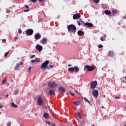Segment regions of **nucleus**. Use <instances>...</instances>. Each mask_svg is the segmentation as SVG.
Instances as JSON below:
<instances>
[{"instance_id": "obj_1", "label": "nucleus", "mask_w": 126, "mask_h": 126, "mask_svg": "<svg viewBox=\"0 0 126 126\" xmlns=\"http://www.w3.org/2000/svg\"><path fill=\"white\" fill-rule=\"evenodd\" d=\"M96 68L95 65L90 66L89 65H86L84 67L85 71H92Z\"/></svg>"}, {"instance_id": "obj_2", "label": "nucleus", "mask_w": 126, "mask_h": 126, "mask_svg": "<svg viewBox=\"0 0 126 126\" xmlns=\"http://www.w3.org/2000/svg\"><path fill=\"white\" fill-rule=\"evenodd\" d=\"M68 31L72 33H75L76 32V27L74 26V25L71 24L67 26Z\"/></svg>"}, {"instance_id": "obj_3", "label": "nucleus", "mask_w": 126, "mask_h": 126, "mask_svg": "<svg viewBox=\"0 0 126 126\" xmlns=\"http://www.w3.org/2000/svg\"><path fill=\"white\" fill-rule=\"evenodd\" d=\"M50 63V61L49 60H46L44 63H43L41 66V68L43 69V71H45V68H47V67L48 66V64Z\"/></svg>"}, {"instance_id": "obj_4", "label": "nucleus", "mask_w": 126, "mask_h": 126, "mask_svg": "<svg viewBox=\"0 0 126 126\" xmlns=\"http://www.w3.org/2000/svg\"><path fill=\"white\" fill-rule=\"evenodd\" d=\"M92 94L94 98H98L99 96V92L97 90H94L92 92Z\"/></svg>"}, {"instance_id": "obj_5", "label": "nucleus", "mask_w": 126, "mask_h": 126, "mask_svg": "<svg viewBox=\"0 0 126 126\" xmlns=\"http://www.w3.org/2000/svg\"><path fill=\"white\" fill-rule=\"evenodd\" d=\"M48 86L49 87H50V88H54L55 87H57V86H58V84L55 82H50L48 83Z\"/></svg>"}, {"instance_id": "obj_6", "label": "nucleus", "mask_w": 126, "mask_h": 126, "mask_svg": "<svg viewBox=\"0 0 126 126\" xmlns=\"http://www.w3.org/2000/svg\"><path fill=\"white\" fill-rule=\"evenodd\" d=\"M34 33V31L32 29H29L26 31V34L28 36H31Z\"/></svg>"}, {"instance_id": "obj_7", "label": "nucleus", "mask_w": 126, "mask_h": 126, "mask_svg": "<svg viewBox=\"0 0 126 126\" xmlns=\"http://www.w3.org/2000/svg\"><path fill=\"white\" fill-rule=\"evenodd\" d=\"M91 89H94L97 86V81H92L90 83Z\"/></svg>"}, {"instance_id": "obj_8", "label": "nucleus", "mask_w": 126, "mask_h": 126, "mask_svg": "<svg viewBox=\"0 0 126 126\" xmlns=\"http://www.w3.org/2000/svg\"><path fill=\"white\" fill-rule=\"evenodd\" d=\"M43 99L41 97H38L37 98V106H43Z\"/></svg>"}, {"instance_id": "obj_9", "label": "nucleus", "mask_w": 126, "mask_h": 126, "mask_svg": "<svg viewBox=\"0 0 126 126\" xmlns=\"http://www.w3.org/2000/svg\"><path fill=\"white\" fill-rule=\"evenodd\" d=\"M36 50L38 51V52H41L43 50V46L40 45V44H37L35 46Z\"/></svg>"}, {"instance_id": "obj_10", "label": "nucleus", "mask_w": 126, "mask_h": 126, "mask_svg": "<svg viewBox=\"0 0 126 126\" xmlns=\"http://www.w3.org/2000/svg\"><path fill=\"white\" fill-rule=\"evenodd\" d=\"M81 16L80 15V14H79V13L75 14L73 15V19H74L75 20L79 19V18H80Z\"/></svg>"}, {"instance_id": "obj_11", "label": "nucleus", "mask_w": 126, "mask_h": 126, "mask_svg": "<svg viewBox=\"0 0 126 126\" xmlns=\"http://www.w3.org/2000/svg\"><path fill=\"white\" fill-rule=\"evenodd\" d=\"M48 42V38L44 37L41 40H40V43H41L43 45H45Z\"/></svg>"}, {"instance_id": "obj_12", "label": "nucleus", "mask_w": 126, "mask_h": 126, "mask_svg": "<svg viewBox=\"0 0 126 126\" xmlns=\"http://www.w3.org/2000/svg\"><path fill=\"white\" fill-rule=\"evenodd\" d=\"M41 34L39 33H37L34 35V39L35 40H39V39H41Z\"/></svg>"}, {"instance_id": "obj_13", "label": "nucleus", "mask_w": 126, "mask_h": 126, "mask_svg": "<svg viewBox=\"0 0 126 126\" xmlns=\"http://www.w3.org/2000/svg\"><path fill=\"white\" fill-rule=\"evenodd\" d=\"M82 24H84V25H85V26H88V27H93V24L91 23L87 22L85 23L84 22H82Z\"/></svg>"}, {"instance_id": "obj_14", "label": "nucleus", "mask_w": 126, "mask_h": 126, "mask_svg": "<svg viewBox=\"0 0 126 126\" xmlns=\"http://www.w3.org/2000/svg\"><path fill=\"white\" fill-rule=\"evenodd\" d=\"M108 56H109V57H111V58H113V57H115V53L113 51H109L108 53Z\"/></svg>"}, {"instance_id": "obj_15", "label": "nucleus", "mask_w": 126, "mask_h": 126, "mask_svg": "<svg viewBox=\"0 0 126 126\" xmlns=\"http://www.w3.org/2000/svg\"><path fill=\"white\" fill-rule=\"evenodd\" d=\"M20 65H23V63H18L17 64L15 67L16 70H17V69H18V68L19 67Z\"/></svg>"}, {"instance_id": "obj_16", "label": "nucleus", "mask_w": 126, "mask_h": 126, "mask_svg": "<svg viewBox=\"0 0 126 126\" xmlns=\"http://www.w3.org/2000/svg\"><path fill=\"white\" fill-rule=\"evenodd\" d=\"M77 34L79 36H82L83 35H84V32L81 30H79L78 31Z\"/></svg>"}, {"instance_id": "obj_17", "label": "nucleus", "mask_w": 126, "mask_h": 126, "mask_svg": "<svg viewBox=\"0 0 126 126\" xmlns=\"http://www.w3.org/2000/svg\"><path fill=\"white\" fill-rule=\"evenodd\" d=\"M49 95H53V96L56 95V93L55 92V91H54L53 90L49 91Z\"/></svg>"}, {"instance_id": "obj_18", "label": "nucleus", "mask_w": 126, "mask_h": 126, "mask_svg": "<svg viewBox=\"0 0 126 126\" xmlns=\"http://www.w3.org/2000/svg\"><path fill=\"white\" fill-rule=\"evenodd\" d=\"M59 91H60L61 92H63V93H64V92H65V90L63 87H59Z\"/></svg>"}, {"instance_id": "obj_19", "label": "nucleus", "mask_w": 126, "mask_h": 126, "mask_svg": "<svg viewBox=\"0 0 126 126\" xmlns=\"http://www.w3.org/2000/svg\"><path fill=\"white\" fill-rule=\"evenodd\" d=\"M104 13L106 15H111V14H112V12H111V11H109L108 10H105L104 11Z\"/></svg>"}, {"instance_id": "obj_20", "label": "nucleus", "mask_w": 126, "mask_h": 126, "mask_svg": "<svg viewBox=\"0 0 126 126\" xmlns=\"http://www.w3.org/2000/svg\"><path fill=\"white\" fill-rule=\"evenodd\" d=\"M72 103L75 106H79V104H80V101H73Z\"/></svg>"}, {"instance_id": "obj_21", "label": "nucleus", "mask_w": 126, "mask_h": 126, "mask_svg": "<svg viewBox=\"0 0 126 126\" xmlns=\"http://www.w3.org/2000/svg\"><path fill=\"white\" fill-rule=\"evenodd\" d=\"M68 71H69V72H71V73L74 72V67H72L70 68H68Z\"/></svg>"}, {"instance_id": "obj_22", "label": "nucleus", "mask_w": 126, "mask_h": 126, "mask_svg": "<svg viewBox=\"0 0 126 126\" xmlns=\"http://www.w3.org/2000/svg\"><path fill=\"white\" fill-rule=\"evenodd\" d=\"M43 117H44V119L47 120V119H48V118L49 117V114L48 113H45L43 115Z\"/></svg>"}, {"instance_id": "obj_23", "label": "nucleus", "mask_w": 126, "mask_h": 126, "mask_svg": "<svg viewBox=\"0 0 126 126\" xmlns=\"http://www.w3.org/2000/svg\"><path fill=\"white\" fill-rule=\"evenodd\" d=\"M74 71L75 72H78L79 71V68H78V66H75L74 67Z\"/></svg>"}, {"instance_id": "obj_24", "label": "nucleus", "mask_w": 126, "mask_h": 126, "mask_svg": "<svg viewBox=\"0 0 126 126\" xmlns=\"http://www.w3.org/2000/svg\"><path fill=\"white\" fill-rule=\"evenodd\" d=\"M10 106L11 107H13L15 108H16L18 107V106H17V105H16V104H15L14 103V102H11V103Z\"/></svg>"}, {"instance_id": "obj_25", "label": "nucleus", "mask_w": 126, "mask_h": 126, "mask_svg": "<svg viewBox=\"0 0 126 126\" xmlns=\"http://www.w3.org/2000/svg\"><path fill=\"white\" fill-rule=\"evenodd\" d=\"M117 11H118V10H117L116 9H114L112 10V14H113V16H115V15H116L117 14Z\"/></svg>"}, {"instance_id": "obj_26", "label": "nucleus", "mask_w": 126, "mask_h": 126, "mask_svg": "<svg viewBox=\"0 0 126 126\" xmlns=\"http://www.w3.org/2000/svg\"><path fill=\"white\" fill-rule=\"evenodd\" d=\"M53 67H54L53 65H49L46 67V69H50V68H53Z\"/></svg>"}, {"instance_id": "obj_27", "label": "nucleus", "mask_w": 126, "mask_h": 126, "mask_svg": "<svg viewBox=\"0 0 126 126\" xmlns=\"http://www.w3.org/2000/svg\"><path fill=\"white\" fill-rule=\"evenodd\" d=\"M6 78H5L2 80V84H5V82H6Z\"/></svg>"}, {"instance_id": "obj_28", "label": "nucleus", "mask_w": 126, "mask_h": 126, "mask_svg": "<svg viewBox=\"0 0 126 126\" xmlns=\"http://www.w3.org/2000/svg\"><path fill=\"white\" fill-rule=\"evenodd\" d=\"M84 100H85V101L87 102V103H90V102L89 101L88 99H87V98H86V97H84Z\"/></svg>"}, {"instance_id": "obj_29", "label": "nucleus", "mask_w": 126, "mask_h": 126, "mask_svg": "<svg viewBox=\"0 0 126 126\" xmlns=\"http://www.w3.org/2000/svg\"><path fill=\"white\" fill-rule=\"evenodd\" d=\"M77 115H78L79 119H82V116H81V115H80V112H78Z\"/></svg>"}, {"instance_id": "obj_30", "label": "nucleus", "mask_w": 126, "mask_h": 126, "mask_svg": "<svg viewBox=\"0 0 126 126\" xmlns=\"http://www.w3.org/2000/svg\"><path fill=\"white\" fill-rule=\"evenodd\" d=\"M9 54V51H8L7 52H6L4 54V57L5 58H6V57H7V56H8V54Z\"/></svg>"}, {"instance_id": "obj_31", "label": "nucleus", "mask_w": 126, "mask_h": 126, "mask_svg": "<svg viewBox=\"0 0 126 126\" xmlns=\"http://www.w3.org/2000/svg\"><path fill=\"white\" fill-rule=\"evenodd\" d=\"M50 126H56V124L54 122H52V123H50Z\"/></svg>"}, {"instance_id": "obj_32", "label": "nucleus", "mask_w": 126, "mask_h": 126, "mask_svg": "<svg viewBox=\"0 0 126 126\" xmlns=\"http://www.w3.org/2000/svg\"><path fill=\"white\" fill-rule=\"evenodd\" d=\"M11 122H9L8 123H7V126H11Z\"/></svg>"}, {"instance_id": "obj_33", "label": "nucleus", "mask_w": 126, "mask_h": 126, "mask_svg": "<svg viewBox=\"0 0 126 126\" xmlns=\"http://www.w3.org/2000/svg\"><path fill=\"white\" fill-rule=\"evenodd\" d=\"M98 48H99V49H101V48H103V45L102 44H99L98 46Z\"/></svg>"}, {"instance_id": "obj_34", "label": "nucleus", "mask_w": 126, "mask_h": 126, "mask_svg": "<svg viewBox=\"0 0 126 126\" xmlns=\"http://www.w3.org/2000/svg\"><path fill=\"white\" fill-rule=\"evenodd\" d=\"M94 2L95 3H99V0H94Z\"/></svg>"}, {"instance_id": "obj_35", "label": "nucleus", "mask_w": 126, "mask_h": 126, "mask_svg": "<svg viewBox=\"0 0 126 126\" xmlns=\"http://www.w3.org/2000/svg\"><path fill=\"white\" fill-rule=\"evenodd\" d=\"M45 123H46L47 125H49L50 126L51 125V122L50 121H45Z\"/></svg>"}, {"instance_id": "obj_36", "label": "nucleus", "mask_w": 126, "mask_h": 126, "mask_svg": "<svg viewBox=\"0 0 126 126\" xmlns=\"http://www.w3.org/2000/svg\"><path fill=\"white\" fill-rule=\"evenodd\" d=\"M35 61H36V63H37V62H40V59H38V58H36L35 59Z\"/></svg>"}, {"instance_id": "obj_37", "label": "nucleus", "mask_w": 126, "mask_h": 126, "mask_svg": "<svg viewBox=\"0 0 126 126\" xmlns=\"http://www.w3.org/2000/svg\"><path fill=\"white\" fill-rule=\"evenodd\" d=\"M100 40L102 41H105V39H104V37H100Z\"/></svg>"}, {"instance_id": "obj_38", "label": "nucleus", "mask_w": 126, "mask_h": 126, "mask_svg": "<svg viewBox=\"0 0 126 126\" xmlns=\"http://www.w3.org/2000/svg\"><path fill=\"white\" fill-rule=\"evenodd\" d=\"M25 7L26 8H27V9H28L29 8V6L27 5H25Z\"/></svg>"}, {"instance_id": "obj_39", "label": "nucleus", "mask_w": 126, "mask_h": 126, "mask_svg": "<svg viewBox=\"0 0 126 126\" xmlns=\"http://www.w3.org/2000/svg\"><path fill=\"white\" fill-rule=\"evenodd\" d=\"M30 71H31V66H30L29 68V73H30Z\"/></svg>"}, {"instance_id": "obj_40", "label": "nucleus", "mask_w": 126, "mask_h": 126, "mask_svg": "<svg viewBox=\"0 0 126 126\" xmlns=\"http://www.w3.org/2000/svg\"><path fill=\"white\" fill-rule=\"evenodd\" d=\"M69 94H70V95H71V96H74V95H75L73 93H71V92L69 93Z\"/></svg>"}, {"instance_id": "obj_41", "label": "nucleus", "mask_w": 126, "mask_h": 126, "mask_svg": "<svg viewBox=\"0 0 126 126\" xmlns=\"http://www.w3.org/2000/svg\"><path fill=\"white\" fill-rule=\"evenodd\" d=\"M15 94H18V90H16L14 92Z\"/></svg>"}, {"instance_id": "obj_42", "label": "nucleus", "mask_w": 126, "mask_h": 126, "mask_svg": "<svg viewBox=\"0 0 126 126\" xmlns=\"http://www.w3.org/2000/svg\"><path fill=\"white\" fill-rule=\"evenodd\" d=\"M31 1H32V2H36L37 0H31Z\"/></svg>"}, {"instance_id": "obj_43", "label": "nucleus", "mask_w": 126, "mask_h": 126, "mask_svg": "<svg viewBox=\"0 0 126 126\" xmlns=\"http://www.w3.org/2000/svg\"><path fill=\"white\" fill-rule=\"evenodd\" d=\"M21 33H22V31H21V30H19V31H18V33H19V34H21Z\"/></svg>"}, {"instance_id": "obj_44", "label": "nucleus", "mask_w": 126, "mask_h": 126, "mask_svg": "<svg viewBox=\"0 0 126 126\" xmlns=\"http://www.w3.org/2000/svg\"><path fill=\"white\" fill-rule=\"evenodd\" d=\"M28 11H30V10H25L24 12H28Z\"/></svg>"}, {"instance_id": "obj_45", "label": "nucleus", "mask_w": 126, "mask_h": 126, "mask_svg": "<svg viewBox=\"0 0 126 126\" xmlns=\"http://www.w3.org/2000/svg\"><path fill=\"white\" fill-rule=\"evenodd\" d=\"M35 55H32L30 59H33V58H35Z\"/></svg>"}, {"instance_id": "obj_46", "label": "nucleus", "mask_w": 126, "mask_h": 126, "mask_svg": "<svg viewBox=\"0 0 126 126\" xmlns=\"http://www.w3.org/2000/svg\"><path fill=\"white\" fill-rule=\"evenodd\" d=\"M36 62H37V61L34 60H32V63H36Z\"/></svg>"}, {"instance_id": "obj_47", "label": "nucleus", "mask_w": 126, "mask_h": 126, "mask_svg": "<svg viewBox=\"0 0 126 126\" xmlns=\"http://www.w3.org/2000/svg\"><path fill=\"white\" fill-rule=\"evenodd\" d=\"M121 98V97H119V96H116L115 97V99H120Z\"/></svg>"}, {"instance_id": "obj_48", "label": "nucleus", "mask_w": 126, "mask_h": 126, "mask_svg": "<svg viewBox=\"0 0 126 126\" xmlns=\"http://www.w3.org/2000/svg\"><path fill=\"white\" fill-rule=\"evenodd\" d=\"M43 108H44V109H47V106L46 105H43Z\"/></svg>"}, {"instance_id": "obj_49", "label": "nucleus", "mask_w": 126, "mask_h": 126, "mask_svg": "<svg viewBox=\"0 0 126 126\" xmlns=\"http://www.w3.org/2000/svg\"><path fill=\"white\" fill-rule=\"evenodd\" d=\"M17 39H18V37H15L14 38L15 41H16V40H17Z\"/></svg>"}, {"instance_id": "obj_50", "label": "nucleus", "mask_w": 126, "mask_h": 126, "mask_svg": "<svg viewBox=\"0 0 126 126\" xmlns=\"http://www.w3.org/2000/svg\"><path fill=\"white\" fill-rule=\"evenodd\" d=\"M3 105H0V109H2V108H3Z\"/></svg>"}, {"instance_id": "obj_51", "label": "nucleus", "mask_w": 126, "mask_h": 126, "mask_svg": "<svg viewBox=\"0 0 126 126\" xmlns=\"http://www.w3.org/2000/svg\"><path fill=\"white\" fill-rule=\"evenodd\" d=\"M79 21H80V22H82H82H84L82 21V19H80Z\"/></svg>"}, {"instance_id": "obj_52", "label": "nucleus", "mask_w": 126, "mask_h": 126, "mask_svg": "<svg viewBox=\"0 0 126 126\" xmlns=\"http://www.w3.org/2000/svg\"><path fill=\"white\" fill-rule=\"evenodd\" d=\"M2 41L3 42H6V39H2Z\"/></svg>"}, {"instance_id": "obj_53", "label": "nucleus", "mask_w": 126, "mask_h": 126, "mask_svg": "<svg viewBox=\"0 0 126 126\" xmlns=\"http://www.w3.org/2000/svg\"><path fill=\"white\" fill-rule=\"evenodd\" d=\"M68 66L69 67H70V66H71V64H68Z\"/></svg>"}, {"instance_id": "obj_54", "label": "nucleus", "mask_w": 126, "mask_h": 126, "mask_svg": "<svg viewBox=\"0 0 126 126\" xmlns=\"http://www.w3.org/2000/svg\"><path fill=\"white\" fill-rule=\"evenodd\" d=\"M78 25H79V26H80L81 25L80 23H78Z\"/></svg>"}, {"instance_id": "obj_55", "label": "nucleus", "mask_w": 126, "mask_h": 126, "mask_svg": "<svg viewBox=\"0 0 126 126\" xmlns=\"http://www.w3.org/2000/svg\"><path fill=\"white\" fill-rule=\"evenodd\" d=\"M6 98H8V94H7V95H6Z\"/></svg>"}, {"instance_id": "obj_56", "label": "nucleus", "mask_w": 126, "mask_h": 126, "mask_svg": "<svg viewBox=\"0 0 126 126\" xmlns=\"http://www.w3.org/2000/svg\"><path fill=\"white\" fill-rule=\"evenodd\" d=\"M38 1H43V0H38Z\"/></svg>"}, {"instance_id": "obj_57", "label": "nucleus", "mask_w": 126, "mask_h": 126, "mask_svg": "<svg viewBox=\"0 0 126 126\" xmlns=\"http://www.w3.org/2000/svg\"><path fill=\"white\" fill-rule=\"evenodd\" d=\"M124 109H126V107H124Z\"/></svg>"}, {"instance_id": "obj_58", "label": "nucleus", "mask_w": 126, "mask_h": 126, "mask_svg": "<svg viewBox=\"0 0 126 126\" xmlns=\"http://www.w3.org/2000/svg\"><path fill=\"white\" fill-rule=\"evenodd\" d=\"M125 79H126V76H125Z\"/></svg>"}, {"instance_id": "obj_59", "label": "nucleus", "mask_w": 126, "mask_h": 126, "mask_svg": "<svg viewBox=\"0 0 126 126\" xmlns=\"http://www.w3.org/2000/svg\"><path fill=\"white\" fill-rule=\"evenodd\" d=\"M102 108H104V106H102Z\"/></svg>"}, {"instance_id": "obj_60", "label": "nucleus", "mask_w": 126, "mask_h": 126, "mask_svg": "<svg viewBox=\"0 0 126 126\" xmlns=\"http://www.w3.org/2000/svg\"><path fill=\"white\" fill-rule=\"evenodd\" d=\"M0 114H1V112H0Z\"/></svg>"}]
</instances>
